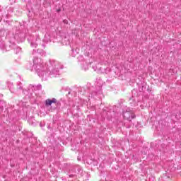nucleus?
Returning <instances> with one entry per match:
<instances>
[{"instance_id":"nucleus-10","label":"nucleus","mask_w":181,"mask_h":181,"mask_svg":"<svg viewBox=\"0 0 181 181\" xmlns=\"http://www.w3.org/2000/svg\"><path fill=\"white\" fill-rule=\"evenodd\" d=\"M64 23L67 24V23H69V21H67V20H64Z\"/></svg>"},{"instance_id":"nucleus-6","label":"nucleus","mask_w":181,"mask_h":181,"mask_svg":"<svg viewBox=\"0 0 181 181\" xmlns=\"http://www.w3.org/2000/svg\"><path fill=\"white\" fill-rule=\"evenodd\" d=\"M0 49H1L3 52H8V50H9V48L6 47V45H5V42L4 41H1V37H0Z\"/></svg>"},{"instance_id":"nucleus-8","label":"nucleus","mask_w":181,"mask_h":181,"mask_svg":"<svg viewBox=\"0 0 181 181\" xmlns=\"http://www.w3.org/2000/svg\"><path fill=\"white\" fill-rule=\"evenodd\" d=\"M52 100H50V99H47L46 100H45V105H52Z\"/></svg>"},{"instance_id":"nucleus-2","label":"nucleus","mask_w":181,"mask_h":181,"mask_svg":"<svg viewBox=\"0 0 181 181\" xmlns=\"http://www.w3.org/2000/svg\"><path fill=\"white\" fill-rule=\"evenodd\" d=\"M30 40L31 47L36 48L40 45L42 49H45V47H46V43L50 42V38H47V35H45L43 40L41 41L39 35H36L35 37H31Z\"/></svg>"},{"instance_id":"nucleus-5","label":"nucleus","mask_w":181,"mask_h":181,"mask_svg":"<svg viewBox=\"0 0 181 181\" xmlns=\"http://www.w3.org/2000/svg\"><path fill=\"white\" fill-rule=\"evenodd\" d=\"M11 93H19V91H22V93H24L25 91H28L26 89H23V86H22V83L21 82L17 83V90H15L14 89H10Z\"/></svg>"},{"instance_id":"nucleus-16","label":"nucleus","mask_w":181,"mask_h":181,"mask_svg":"<svg viewBox=\"0 0 181 181\" xmlns=\"http://www.w3.org/2000/svg\"><path fill=\"white\" fill-rule=\"evenodd\" d=\"M71 51H72V52H74V49L72 48V49H71Z\"/></svg>"},{"instance_id":"nucleus-17","label":"nucleus","mask_w":181,"mask_h":181,"mask_svg":"<svg viewBox=\"0 0 181 181\" xmlns=\"http://www.w3.org/2000/svg\"><path fill=\"white\" fill-rule=\"evenodd\" d=\"M40 88H42V85H40Z\"/></svg>"},{"instance_id":"nucleus-12","label":"nucleus","mask_w":181,"mask_h":181,"mask_svg":"<svg viewBox=\"0 0 181 181\" xmlns=\"http://www.w3.org/2000/svg\"><path fill=\"white\" fill-rule=\"evenodd\" d=\"M56 104H57V105H60V102H59V101L57 102V101Z\"/></svg>"},{"instance_id":"nucleus-1","label":"nucleus","mask_w":181,"mask_h":181,"mask_svg":"<svg viewBox=\"0 0 181 181\" xmlns=\"http://www.w3.org/2000/svg\"><path fill=\"white\" fill-rule=\"evenodd\" d=\"M33 62V66L29 69L32 71L34 69L42 81H46L49 77H59L60 70L63 69V65L55 59H49L45 62L41 58L35 57Z\"/></svg>"},{"instance_id":"nucleus-4","label":"nucleus","mask_w":181,"mask_h":181,"mask_svg":"<svg viewBox=\"0 0 181 181\" xmlns=\"http://www.w3.org/2000/svg\"><path fill=\"white\" fill-rule=\"evenodd\" d=\"M123 117L124 119H127V121H131L135 118V115L132 113L129 110H127L123 112Z\"/></svg>"},{"instance_id":"nucleus-11","label":"nucleus","mask_w":181,"mask_h":181,"mask_svg":"<svg viewBox=\"0 0 181 181\" xmlns=\"http://www.w3.org/2000/svg\"><path fill=\"white\" fill-rule=\"evenodd\" d=\"M93 69L95 71V70H97V66H93Z\"/></svg>"},{"instance_id":"nucleus-3","label":"nucleus","mask_w":181,"mask_h":181,"mask_svg":"<svg viewBox=\"0 0 181 181\" xmlns=\"http://www.w3.org/2000/svg\"><path fill=\"white\" fill-rule=\"evenodd\" d=\"M16 40H18V37L16 35L13 39L10 40L9 42L11 43L10 47L11 49H13L14 52H16V53L18 54V53H21L22 48L15 45V42H16Z\"/></svg>"},{"instance_id":"nucleus-15","label":"nucleus","mask_w":181,"mask_h":181,"mask_svg":"<svg viewBox=\"0 0 181 181\" xmlns=\"http://www.w3.org/2000/svg\"><path fill=\"white\" fill-rule=\"evenodd\" d=\"M36 51L35 50V49H33V53H35Z\"/></svg>"},{"instance_id":"nucleus-9","label":"nucleus","mask_w":181,"mask_h":181,"mask_svg":"<svg viewBox=\"0 0 181 181\" xmlns=\"http://www.w3.org/2000/svg\"><path fill=\"white\" fill-rule=\"evenodd\" d=\"M51 103H52V104H56V103H57V100L54 98H52V99L51 100Z\"/></svg>"},{"instance_id":"nucleus-7","label":"nucleus","mask_w":181,"mask_h":181,"mask_svg":"<svg viewBox=\"0 0 181 181\" xmlns=\"http://www.w3.org/2000/svg\"><path fill=\"white\" fill-rule=\"evenodd\" d=\"M83 65L82 66V69L83 70H88V64H87L86 63H83Z\"/></svg>"},{"instance_id":"nucleus-14","label":"nucleus","mask_w":181,"mask_h":181,"mask_svg":"<svg viewBox=\"0 0 181 181\" xmlns=\"http://www.w3.org/2000/svg\"><path fill=\"white\" fill-rule=\"evenodd\" d=\"M69 177H73V175H69Z\"/></svg>"},{"instance_id":"nucleus-13","label":"nucleus","mask_w":181,"mask_h":181,"mask_svg":"<svg viewBox=\"0 0 181 181\" xmlns=\"http://www.w3.org/2000/svg\"><path fill=\"white\" fill-rule=\"evenodd\" d=\"M28 93H30V89H28L27 90Z\"/></svg>"},{"instance_id":"nucleus-18","label":"nucleus","mask_w":181,"mask_h":181,"mask_svg":"<svg viewBox=\"0 0 181 181\" xmlns=\"http://www.w3.org/2000/svg\"><path fill=\"white\" fill-rule=\"evenodd\" d=\"M81 57V59H83V57Z\"/></svg>"}]
</instances>
